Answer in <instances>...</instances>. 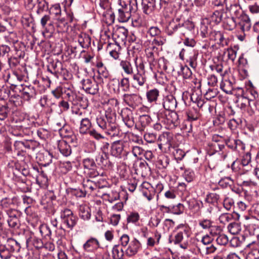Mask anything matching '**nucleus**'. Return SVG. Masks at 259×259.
Wrapping results in <instances>:
<instances>
[{"label":"nucleus","mask_w":259,"mask_h":259,"mask_svg":"<svg viewBox=\"0 0 259 259\" xmlns=\"http://www.w3.org/2000/svg\"><path fill=\"white\" fill-rule=\"evenodd\" d=\"M10 109L6 105L0 104V120H5L8 116Z\"/></svg>","instance_id":"obj_59"},{"label":"nucleus","mask_w":259,"mask_h":259,"mask_svg":"<svg viewBox=\"0 0 259 259\" xmlns=\"http://www.w3.org/2000/svg\"><path fill=\"white\" fill-rule=\"evenodd\" d=\"M25 53L20 42L16 41L13 44V49L11 50L9 57L21 59L24 58Z\"/></svg>","instance_id":"obj_20"},{"label":"nucleus","mask_w":259,"mask_h":259,"mask_svg":"<svg viewBox=\"0 0 259 259\" xmlns=\"http://www.w3.org/2000/svg\"><path fill=\"white\" fill-rule=\"evenodd\" d=\"M187 121L191 122L193 121L197 120L200 117V113L197 109L192 108L186 112Z\"/></svg>","instance_id":"obj_41"},{"label":"nucleus","mask_w":259,"mask_h":259,"mask_svg":"<svg viewBox=\"0 0 259 259\" xmlns=\"http://www.w3.org/2000/svg\"><path fill=\"white\" fill-rule=\"evenodd\" d=\"M111 117L109 114H106L105 116H98L96 118L97 123L102 130L104 131L105 128H107V125L109 121L108 119L111 118Z\"/></svg>","instance_id":"obj_44"},{"label":"nucleus","mask_w":259,"mask_h":259,"mask_svg":"<svg viewBox=\"0 0 259 259\" xmlns=\"http://www.w3.org/2000/svg\"><path fill=\"white\" fill-rule=\"evenodd\" d=\"M21 247L20 243L11 238H8L5 242H0V257L9 259L14 252H19Z\"/></svg>","instance_id":"obj_3"},{"label":"nucleus","mask_w":259,"mask_h":259,"mask_svg":"<svg viewBox=\"0 0 259 259\" xmlns=\"http://www.w3.org/2000/svg\"><path fill=\"white\" fill-rule=\"evenodd\" d=\"M195 28V24L188 19L181 22V16H176L168 23L166 27V33L169 36H185L192 33Z\"/></svg>","instance_id":"obj_1"},{"label":"nucleus","mask_w":259,"mask_h":259,"mask_svg":"<svg viewBox=\"0 0 259 259\" xmlns=\"http://www.w3.org/2000/svg\"><path fill=\"white\" fill-rule=\"evenodd\" d=\"M156 3V0H142L141 5L143 12L146 15L152 13L155 9H157Z\"/></svg>","instance_id":"obj_22"},{"label":"nucleus","mask_w":259,"mask_h":259,"mask_svg":"<svg viewBox=\"0 0 259 259\" xmlns=\"http://www.w3.org/2000/svg\"><path fill=\"white\" fill-rule=\"evenodd\" d=\"M127 30L124 27H119L113 33L115 38H118L122 42H125L127 36Z\"/></svg>","instance_id":"obj_31"},{"label":"nucleus","mask_w":259,"mask_h":259,"mask_svg":"<svg viewBox=\"0 0 259 259\" xmlns=\"http://www.w3.org/2000/svg\"><path fill=\"white\" fill-rule=\"evenodd\" d=\"M39 232L41 236L46 239H51L52 232L50 227L46 224H42L39 227Z\"/></svg>","instance_id":"obj_51"},{"label":"nucleus","mask_w":259,"mask_h":259,"mask_svg":"<svg viewBox=\"0 0 259 259\" xmlns=\"http://www.w3.org/2000/svg\"><path fill=\"white\" fill-rule=\"evenodd\" d=\"M82 164L85 170L92 169V168H96L97 167L94 159L90 158L84 159L82 161Z\"/></svg>","instance_id":"obj_54"},{"label":"nucleus","mask_w":259,"mask_h":259,"mask_svg":"<svg viewBox=\"0 0 259 259\" xmlns=\"http://www.w3.org/2000/svg\"><path fill=\"white\" fill-rule=\"evenodd\" d=\"M219 199V195L215 193H211L207 195L205 199V201L208 203L215 204L217 203Z\"/></svg>","instance_id":"obj_61"},{"label":"nucleus","mask_w":259,"mask_h":259,"mask_svg":"<svg viewBox=\"0 0 259 259\" xmlns=\"http://www.w3.org/2000/svg\"><path fill=\"white\" fill-rule=\"evenodd\" d=\"M231 16L238 20V28L243 31H248L251 26L248 16L244 14L240 6L237 4L231 5L230 8Z\"/></svg>","instance_id":"obj_2"},{"label":"nucleus","mask_w":259,"mask_h":259,"mask_svg":"<svg viewBox=\"0 0 259 259\" xmlns=\"http://www.w3.org/2000/svg\"><path fill=\"white\" fill-rule=\"evenodd\" d=\"M108 120L107 128L104 130L105 133L111 137L117 136L119 133V130L117 124L115 123V119L111 117Z\"/></svg>","instance_id":"obj_24"},{"label":"nucleus","mask_w":259,"mask_h":259,"mask_svg":"<svg viewBox=\"0 0 259 259\" xmlns=\"http://www.w3.org/2000/svg\"><path fill=\"white\" fill-rule=\"evenodd\" d=\"M58 149L62 155L68 156L71 153L70 145L64 140L60 141L58 143Z\"/></svg>","instance_id":"obj_35"},{"label":"nucleus","mask_w":259,"mask_h":259,"mask_svg":"<svg viewBox=\"0 0 259 259\" xmlns=\"http://www.w3.org/2000/svg\"><path fill=\"white\" fill-rule=\"evenodd\" d=\"M102 198L105 201H108L110 203H113L118 200L120 198L119 193L116 191H111V192L102 194Z\"/></svg>","instance_id":"obj_37"},{"label":"nucleus","mask_w":259,"mask_h":259,"mask_svg":"<svg viewBox=\"0 0 259 259\" xmlns=\"http://www.w3.org/2000/svg\"><path fill=\"white\" fill-rule=\"evenodd\" d=\"M162 105L167 111H175L177 106V102L174 96L169 95L164 97Z\"/></svg>","instance_id":"obj_19"},{"label":"nucleus","mask_w":259,"mask_h":259,"mask_svg":"<svg viewBox=\"0 0 259 259\" xmlns=\"http://www.w3.org/2000/svg\"><path fill=\"white\" fill-rule=\"evenodd\" d=\"M92 123L91 120L87 117L82 118L80 121V125L78 129L79 133L81 135L88 134L91 130Z\"/></svg>","instance_id":"obj_25"},{"label":"nucleus","mask_w":259,"mask_h":259,"mask_svg":"<svg viewBox=\"0 0 259 259\" xmlns=\"http://www.w3.org/2000/svg\"><path fill=\"white\" fill-rule=\"evenodd\" d=\"M26 243L32 244L37 249L41 248L44 246V243L41 239L33 236H30L27 239Z\"/></svg>","instance_id":"obj_49"},{"label":"nucleus","mask_w":259,"mask_h":259,"mask_svg":"<svg viewBox=\"0 0 259 259\" xmlns=\"http://www.w3.org/2000/svg\"><path fill=\"white\" fill-rule=\"evenodd\" d=\"M82 88L87 93L96 95L99 93V85L95 79H84L81 81Z\"/></svg>","instance_id":"obj_11"},{"label":"nucleus","mask_w":259,"mask_h":259,"mask_svg":"<svg viewBox=\"0 0 259 259\" xmlns=\"http://www.w3.org/2000/svg\"><path fill=\"white\" fill-rule=\"evenodd\" d=\"M257 96V92L254 91L252 87H250L247 88L244 93L242 94V99H246L248 104H249L250 102L255 99Z\"/></svg>","instance_id":"obj_32"},{"label":"nucleus","mask_w":259,"mask_h":259,"mask_svg":"<svg viewBox=\"0 0 259 259\" xmlns=\"http://www.w3.org/2000/svg\"><path fill=\"white\" fill-rule=\"evenodd\" d=\"M238 20L231 16H228L227 13L224 17L223 22L225 29L232 30L236 27L238 28Z\"/></svg>","instance_id":"obj_27"},{"label":"nucleus","mask_w":259,"mask_h":259,"mask_svg":"<svg viewBox=\"0 0 259 259\" xmlns=\"http://www.w3.org/2000/svg\"><path fill=\"white\" fill-rule=\"evenodd\" d=\"M83 186L86 193L89 194L97 188V184L89 179L83 181Z\"/></svg>","instance_id":"obj_46"},{"label":"nucleus","mask_w":259,"mask_h":259,"mask_svg":"<svg viewBox=\"0 0 259 259\" xmlns=\"http://www.w3.org/2000/svg\"><path fill=\"white\" fill-rule=\"evenodd\" d=\"M110 154L116 158H121L126 156L128 152L124 149V143L120 140L113 142L110 146Z\"/></svg>","instance_id":"obj_9"},{"label":"nucleus","mask_w":259,"mask_h":259,"mask_svg":"<svg viewBox=\"0 0 259 259\" xmlns=\"http://www.w3.org/2000/svg\"><path fill=\"white\" fill-rule=\"evenodd\" d=\"M100 248L101 244L99 241L94 237H91L83 245V249L88 252L95 251Z\"/></svg>","instance_id":"obj_16"},{"label":"nucleus","mask_w":259,"mask_h":259,"mask_svg":"<svg viewBox=\"0 0 259 259\" xmlns=\"http://www.w3.org/2000/svg\"><path fill=\"white\" fill-rule=\"evenodd\" d=\"M175 231L174 234L170 236L169 241L170 243H173L175 244H179L182 248L187 249L188 246L187 242L182 243L185 238L188 239L189 236V229L184 225H181L178 227L177 230Z\"/></svg>","instance_id":"obj_4"},{"label":"nucleus","mask_w":259,"mask_h":259,"mask_svg":"<svg viewBox=\"0 0 259 259\" xmlns=\"http://www.w3.org/2000/svg\"><path fill=\"white\" fill-rule=\"evenodd\" d=\"M96 161L98 164L105 168H109L111 166V163L108 159V154L102 153L99 154L96 158Z\"/></svg>","instance_id":"obj_36"},{"label":"nucleus","mask_w":259,"mask_h":259,"mask_svg":"<svg viewBox=\"0 0 259 259\" xmlns=\"http://www.w3.org/2000/svg\"><path fill=\"white\" fill-rule=\"evenodd\" d=\"M225 149V144L220 140H214L210 144V150L212 151V154L216 152H222V154L224 153V149Z\"/></svg>","instance_id":"obj_29"},{"label":"nucleus","mask_w":259,"mask_h":259,"mask_svg":"<svg viewBox=\"0 0 259 259\" xmlns=\"http://www.w3.org/2000/svg\"><path fill=\"white\" fill-rule=\"evenodd\" d=\"M139 122L142 127L145 128L150 124L151 122V118L148 115H142L139 117Z\"/></svg>","instance_id":"obj_57"},{"label":"nucleus","mask_w":259,"mask_h":259,"mask_svg":"<svg viewBox=\"0 0 259 259\" xmlns=\"http://www.w3.org/2000/svg\"><path fill=\"white\" fill-rule=\"evenodd\" d=\"M174 135L170 132H163L159 135L158 140L159 141L158 147L160 150L163 148L169 149L172 144Z\"/></svg>","instance_id":"obj_12"},{"label":"nucleus","mask_w":259,"mask_h":259,"mask_svg":"<svg viewBox=\"0 0 259 259\" xmlns=\"http://www.w3.org/2000/svg\"><path fill=\"white\" fill-rule=\"evenodd\" d=\"M36 7L37 8L36 12L38 15L42 14L44 11L49 9V5L46 0H37Z\"/></svg>","instance_id":"obj_47"},{"label":"nucleus","mask_w":259,"mask_h":259,"mask_svg":"<svg viewBox=\"0 0 259 259\" xmlns=\"http://www.w3.org/2000/svg\"><path fill=\"white\" fill-rule=\"evenodd\" d=\"M112 256L113 259H123L124 251L122 247L119 244L114 245L112 249Z\"/></svg>","instance_id":"obj_40"},{"label":"nucleus","mask_w":259,"mask_h":259,"mask_svg":"<svg viewBox=\"0 0 259 259\" xmlns=\"http://www.w3.org/2000/svg\"><path fill=\"white\" fill-rule=\"evenodd\" d=\"M198 53L194 50L188 48H183L179 53V57L182 60H187L190 66L195 69L197 66V59Z\"/></svg>","instance_id":"obj_7"},{"label":"nucleus","mask_w":259,"mask_h":259,"mask_svg":"<svg viewBox=\"0 0 259 259\" xmlns=\"http://www.w3.org/2000/svg\"><path fill=\"white\" fill-rule=\"evenodd\" d=\"M49 65L54 70L53 75L58 77V74H61L62 71L63 70V66L62 62L57 60L55 61H53L50 62Z\"/></svg>","instance_id":"obj_38"},{"label":"nucleus","mask_w":259,"mask_h":259,"mask_svg":"<svg viewBox=\"0 0 259 259\" xmlns=\"http://www.w3.org/2000/svg\"><path fill=\"white\" fill-rule=\"evenodd\" d=\"M77 98V96L76 93L69 89L64 91V93H63V96L62 97V99H65L71 102L74 105L77 104V102L75 101Z\"/></svg>","instance_id":"obj_34"},{"label":"nucleus","mask_w":259,"mask_h":259,"mask_svg":"<svg viewBox=\"0 0 259 259\" xmlns=\"http://www.w3.org/2000/svg\"><path fill=\"white\" fill-rule=\"evenodd\" d=\"M17 198L16 197H5L1 201L0 205L2 209L6 212L8 210L13 209V207L17 203Z\"/></svg>","instance_id":"obj_26"},{"label":"nucleus","mask_w":259,"mask_h":259,"mask_svg":"<svg viewBox=\"0 0 259 259\" xmlns=\"http://www.w3.org/2000/svg\"><path fill=\"white\" fill-rule=\"evenodd\" d=\"M121 116L125 125L128 127H132L135 125L132 111L128 108H123L121 112Z\"/></svg>","instance_id":"obj_15"},{"label":"nucleus","mask_w":259,"mask_h":259,"mask_svg":"<svg viewBox=\"0 0 259 259\" xmlns=\"http://www.w3.org/2000/svg\"><path fill=\"white\" fill-rule=\"evenodd\" d=\"M222 231L223 230L221 227L216 225H212L209 229V234L212 238L217 237Z\"/></svg>","instance_id":"obj_63"},{"label":"nucleus","mask_w":259,"mask_h":259,"mask_svg":"<svg viewBox=\"0 0 259 259\" xmlns=\"http://www.w3.org/2000/svg\"><path fill=\"white\" fill-rule=\"evenodd\" d=\"M120 90L123 92H127L130 91V84L128 77H123L119 82L118 92H119Z\"/></svg>","instance_id":"obj_50"},{"label":"nucleus","mask_w":259,"mask_h":259,"mask_svg":"<svg viewBox=\"0 0 259 259\" xmlns=\"http://www.w3.org/2000/svg\"><path fill=\"white\" fill-rule=\"evenodd\" d=\"M235 80L231 78L224 79L220 84L221 89L228 94H233L235 89Z\"/></svg>","instance_id":"obj_23"},{"label":"nucleus","mask_w":259,"mask_h":259,"mask_svg":"<svg viewBox=\"0 0 259 259\" xmlns=\"http://www.w3.org/2000/svg\"><path fill=\"white\" fill-rule=\"evenodd\" d=\"M40 25L43 29H45L47 32H49L50 29L53 30V23L51 20L49 15H45L40 20Z\"/></svg>","instance_id":"obj_30"},{"label":"nucleus","mask_w":259,"mask_h":259,"mask_svg":"<svg viewBox=\"0 0 259 259\" xmlns=\"http://www.w3.org/2000/svg\"><path fill=\"white\" fill-rule=\"evenodd\" d=\"M226 14L223 10L215 11L210 16L211 21L215 24H219L223 22Z\"/></svg>","instance_id":"obj_42"},{"label":"nucleus","mask_w":259,"mask_h":259,"mask_svg":"<svg viewBox=\"0 0 259 259\" xmlns=\"http://www.w3.org/2000/svg\"><path fill=\"white\" fill-rule=\"evenodd\" d=\"M11 87L13 91L15 90V92H17V90L22 92V97L26 101H28L31 99L34 98L36 95L35 89L32 85L23 86L22 84H11Z\"/></svg>","instance_id":"obj_8"},{"label":"nucleus","mask_w":259,"mask_h":259,"mask_svg":"<svg viewBox=\"0 0 259 259\" xmlns=\"http://www.w3.org/2000/svg\"><path fill=\"white\" fill-rule=\"evenodd\" d=\"M166 121L168 124V128L170 129L175 128L180 124L179 115L175 111H170V112L166 115Z\"/></svg>","instance_id":"obj_18"},{"label":"nucleus","mask_w":259,"mask_h":259,"mask_svg":"<svg viewBox=\"0 0 259 259\" xmlns=\"http://www.w3.org/2000/svg\"><path fill=\"white\" fill-rule=\"evenodd\" d=\"M77 40L82 48H88L91 46V38L86 33L80 34L78 36Z\"/></svg>","instance_id":"obj_33"},{"label":"nucleus","mask_w":259,"mask_h":259,"mask_svg":"<svg viewBox=\"0 0 259 259\" xmlns=\"http://www.w3.org/2000/svg\"><path fill=\"white\" fill-rule=\"evenodd\" d=\"M183 134H186L187 136H189L192 133V124L189 121H185L181 128Z\"/></svg>","instance_id":"obj_62"},{"label":"nucleus","mask_w":259,"mask_h":259,"mask_svg":"<svg viewBox=\"0 0 259 259\" xmlns=\"http://www.w3.org/2000/svg\"><path fill=\"white\" fill-rule=\"evenodd\" d=\"M118 3L121 9L133 12V13H135L138 9L137 0H119Z\"/></svg>","instance_id":"obj_17"},{"label":"nucleus","mask_w":259,"mask_h":259,"mask_svg":"<svg viewBox=\"0 0 259 259\" xmlns=\"http://www.w3.org/2000/svg\"><path fill=\"white\" fill-rule=\"evenodd\" d=\"M245 259H259V248L250 250L246 255Z\"/></svg>","instance_id":"obj_64"},{"label":"nucleus","mask_w":259,"mask_h":259,"mask_svg":"<svg viewBox=\"0 0 259 259\" xmlns=\"http://www.w3.org/2000/svg\"><path fill=\"white\" fill-rule=\"evenodd\" d=\"M61 223L66 228L72 230L77 224L78 218L75 215L72 211L68 208H64L60 211Z\"/></svg>","instance_id":"obj_6"},{"label":"nucleus","mask_w":259,"mask_h":259,"mask_svg":"<svg viewBox=\"0 0 259 259\" xmlns=\"http://www.w3.org/2000/svg\"><path fill=\"white\" fill-rule=\"evenodd\" d=\"M53 155L52 153L47 151L40 154L41 164L44 166H47L52 162Z\"/></svg>","instance_id":"obj_39"},{"label":"nucleus","mask_w":259,"mask_h":259,"mask_svg":"<svg viewBox=\"0 0 259 259\" xmlns=\"http://www.w3.org/2000/svg\"><path fill=\"white\" fill-rule=\"evenodd\" d=\"M228 231L232 234H237L241 230V226L237 223H232L230 224L228 226Z\"/></svg>","instance_id":"obj_56"},{"label":"nucleus","mask_w":259,"mask_h":259,"mask_svg":"<svg viewBox=\"0 0 259 259\" xmlns=\"http://www.w3.org/2000/svg\"><path fill=\"white\" fill-rule=\"evenodd\" d=\"M182 0H159L157 10H162L165 17H170L175 12V8H180Z\"/></svg>","instance_id":"obj_5"},{"label":"nucleus","mask_w":259,"mask_h":259,"mask_svg":"<svg viewBox=\"0 0 259 259\" xmlns=\"http://www.w3.org/2000/svg\"><path fill=\"white\" fill-rule=\"evenodd\" d=\"M79 217L84 220H88L90 219L91 213L89 209L84 206H80L79 211Z\"/></svg>","instance_id":"obj_55"},{"label":"nucleus","mask_w":259,"mask_h":259,"mask_svg":"<svg viewBox=\"0 0 259 259\" xmlns=\"http://www.w3.org/2000/svg\"><path fill=\"white\" fill-rule=\"evenodd\" d=\"M133 12L127 11L124 9H119L118 13L119 20L121 22L127 21L131 16V14Z\"/></svg>","instance_id":"obj_58"},{"label":"nucleus","mask_w":259,"mask_h":259,"mask_svg":"<svg viewBox=\"0 0 259 259\" xmlns=\"http://www.w3.org/2000/svg\"><path fill=\"white\" fill-rule=\"evenodd\" d=\"M141 191L143 195L150 201L155 196V191L152 185L148 182H144L140 186Z\"/></svg>","instance_id":"obj_14"},{"label":"nucleus","mask_w":259,"mask_h":259,"mask_svg":"<svg viewBox=\"0 0 259 259\" xmlns=\"http://www.w3.org/2000/svg\"><path fill=\"white\" fill-rule=\"evenodd\" d=\"M60 135L63 138L70 137L73 134L71 128L67 125H63L62 127L59 128Z\"/></svg>","instance_id":"obj_52"},{"label":"nucleus","mask_w":259,"mask_h":259,"mask_svg":"<svg viewBox=\"0 0 259 259\" xmlns=\"http://www.w3.org/2000/svg\"><path fill=\"white\" fill-rule=\"evenodd\" d=\"M123 100L126 105L135 109L142 104V98L137 94H124Z\"/></svg>","instance_id":"obj_10"},{"label":"nucleus","mask_w":259,"mask_h":259,"mask_svg":"<svg viewBox=\"0 0 259 259\" xmlns=\"http://www.w3.org/2000/svg\"><path fill=\"white\" fill-rule=\"evenodd\" d=\"M146 55L151 69L157 63L158 56V48L155 46H149L145 50Z\"/></svg>","instance_id":"obj_13"},{"label":"nucleus","mask_w":259,"mask_h":259,"mask_svg":"<svg viewBox=\"0 0 259 259\" xmlns=\"http://www.w3.org/2000/svg\"><path fill=\"white\" fill-rule=\"evenodd\" d=\"M7 221L9 226L14 230H17L20 227L21 223L20 218L7 219Z\"/></svg>","instance_id":"obj_60"},{"label":"nucleus","mask_w":259,"mask_h":259,"mask_svg":"<svg viewBox=\"0 0 259 259\" xmlns=\"http://www.w3.org/2000/svg\"><path fill=\"white\" fill-rule=\"evenodd\" d=\"M133 79L140 87H143L146 83L147 78L146 74L136 72L133 74Z\"/></svg>","instance_id":"obj_45"},{"label":"nucleus","mask_w":259,"mask_h":259,"mask_svg":"<svg viewBox=\"0 0 259 259\" xmlns=\"http://www.w3.org/2000/svg\"><path fill=\"white\" fill-rule=\"evenodd\" d=\"M225 144L233 150H239V149H242L243 148L242 142L238 139L229 138L226 140Z\"/></svg>","instance_id":"obj_28"},{"label":"nucleus","mask_w":259,"mask_h":259,"mask_svg":"<svg viewBox=\"0 0 259 259\" xmlns=\"http://www.w3.org/2000/svg\"><path fill=\"white\" fill-rule=\"evenodd\" d=\"M159 96V91L157 89H153L147 92L146 97L150 103L155 102Z\"/></svg>","instance_id":"obj_48"},{"label":"nucleus","mask_w":259,"mask_h":259,"mask_svg":"<svg viewBox=\"0 0 259 259\" xmlns=\"http://www.w3.org/2000/svg\"><path fill=\"white\" fill-rule=\"evenodd\" d=\"M158 67L160 71H167L168 61L164 57H160L157 61Z\"/></svg>","instance_id":"obj_53"},{"label":"nucleus","mask_w":259,"mask_h":259,"mask_svg":"<svg viewBox=\"0 0 259 259\" xmlns=\"http://www.w3.org/2000/svg\"><path fill=\"white\" fill-rule=\"evenodd\" d=\"M141 247L140 242L136 238L132 239L125 251V254L128 256L135 255Z\"/></svg>","instance_id":"obj_21"},{"label":"nucleus","mask_w":259,"mask_h":259,"mask_svg":"<svg viewBox=\"0 0 259 259\" xmlns=\"http://www.w3.org/2000/svg\"><path fill=\"white\" fill-rule=\"evenodd\" d=\"M120 66L126 74L133 75L134 74V68L130 61L127 60L121 61L120 62Z\"/></svg>","instance_id":"obj_43"}]
</instances>
